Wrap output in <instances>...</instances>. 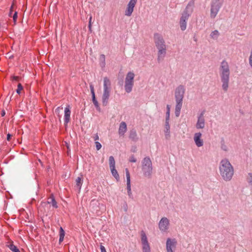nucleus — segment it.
Segmentation results:
<instances>
[{"label": "nucleus", "instance_id": "nucleus-1", "mask_svg": "<svg viewBox=\"0 0 252 252\" xmlns=\"http://www.w3.org/2000/svg\"><path fill=\"white\" fill-rule=\"evenodd\" d=\"M219 72L222 82V88L224 92H226L228 88L230 71L229 64L225 60L220 63Z\"/></svg>", "mask_w": 252, "mask_h": 252}, {"label": "nucleus", "instance_id": "nucleus-2", "mask_svg": "<svg viewBox=\"0 0 252 252\" xmlns=\"http://www.w3.org/2000/svg\"><path fill=\"white\" fill-rule=\"evenodd\" d=\"M219 171L223 180L229 181L232 179L234 175V168L228 159L224 158L220 161Z\"/></svg>", "mask_w": 252, "mask_h": 252}, {"label": "nucleus", "instance_id": "nucleus-3", "mask_svg": "<svg viewBox=\"0 0 252 252\" xmlns=\"http://www.w3.org/2000/svg\"><path fill=\"white\" fill-rule=\"evenodd\" d=\"M154 39L158 49L157 60L159 63L163 60L166 54V45L162 35L158 33L154 34Z\"/></svg>", "mask_w": 252, "mask_h": 252}, {"label": "nucleus", "instance_id": "nucleus-4", "mask_svg": "<svg viewBox=\"0 0 252 252\" xmlns=\"http://www.w3.org/2000/svg\"><path fill=\"white\" fill-rule=\"evenodd\" d=\"M194 7V0H190L181 14L179 21V25L181 31H184L187 29V22L193 11Z\"/></svg>", "mask_w": 252, "mask_h": 252}, {"label": "nucleus", "instance_id": "nucleus-5", "mask_svg": "<svg viewBox=\"0 0 252 252\" xmlns=\"http://www.w3.org/2000/svg\"><path fill=\"white\" fill-rule=\"evenodd\" d=\"M185 93V87L181 85L178 86L175 91V98L176 101L175 115L177 117H178L180 115Z\"/></svg>", "mask_w": 252, "mask_h": 252}, {"label": "nucleus", "instance_id": "nucleus-6", "mask_svg": "<svg viewBox=\"0 0 252 252\" xmlns=\"http://www.w3.org/2000/svg\"><path fill=\"white\" fill-rule=\"evenodd\" d=\"M111 91V82L107 77L103 78V90L102 95V103L103 106L108 104Z\"/></svg>", "mask_w": 252, "mask_h": 252}, {"label": "nucleus", "instance_id": "nucleus-7", "mask_svg": "<svg viewBox=\"0 0 252 252\" xmlns=\"http://www.w3.org/2000/svg\"><path fill=\"white\" fill-rule=\"evenodd\" d=\"M142 170L145 177L151 178L153 166L152 161L149 157L144 158L142 161Z\"/></svg>", "mask_w": 252, "mask_h": 252}, {"label": "nucleus", "instance_id": "nucleus-8", "mask_svg": "<svg viewBox=\"0 0 252 252\" xmlns=\"http://www.w3.org/2000/svg\"><path fill=\"white\" fill-rule=\"evenodd\" d=\"M224 0H212L210 3V18L214 19L223 5Z\"/></svg>", "mask_w": 252, "mask_h": 252}, {"label": "nucleus", "instance_id": "nucleus-9", "mask_svg": "<svg viewBox=\"0 0 252 252\" xmlns=\"http://www.w3.org/2000/svg\"><path fill=\"white\" fill-rule=\"evenodd\" d=\"M135 75L133 72H128L125 78V90L127 93H130L134 85V78Z\"/></svg>", "mask_w": 252, "mask_h": 252}, {"label": "nucleus", "instance_id": "nucleus-10", "mask_svg": "<svg viewBox=\"0 0 252 252\" xmlns=\"http://www.w3.org/2000/svg\"><path fill=\"white\" fill-rule=\"evenodd\" d=\"M140 234L143 252H151L150 245L145 232L142 230Z\"/></svg>", "mask_w": 252, "mask_h": 252}, {"label": "nucleus", "instance_id": "nucleus-11", "mask_svg": "<svg viewBox=\"0 0 252 252\" xmlns=\"http://www.w3.org/2000/svg\"><path fill=\"white\" fill-rule=\"evenodd\" d=\"M169 220L166 217L162 218L158 224L160 231L162 232H166L169 228Z\"/></svg>", "mask_w": 252, "mask_h": 252}, {"label": "nucleus", "instance_id": "nucleus-12", "mask_svg": "<svg viewBox=\"0 0 252 252\" xmlns=\"http://www.w3.org/2000/svg\"><path fill=\"white\" fill-rule=\"evenodd\" d=\"M205 111H202L197 116V121L195 125V127L197 129H203L205 127V121L204 117Z\"/></svg>", "mask_w": 252, "mask_h": 252}, {"label": "nucleus", "instance_id": "nucleus-13", "mask_svg": "<svg viewBox=\"0 0 252 252\" xmlns=\"http://www.w3.org/2000/svg\"><path fill=\"white\" fill-rule=\"evenodd\" d=\"M177 241L175 239L167 238L166 243L167 252H173V249L176 248Z\"/></svg>", "mask_w": 252, "mask_h": 252}, {"label": "nucleus", "instance_id": "nucleus-14", "mask_svg": "<svg viewBox=\"0 0 252 252\" xmlns=\"http://www.w3.org/2000/svg\"><path fill=\"white\" fill-rule=\"evenodd\" d=\"M137 1V0H130L125 11V15L127 16H130L131 15Z\"/></svg>", "mask_w": 252, "mask_h": 252}, {"label": "nucleus", "instance_id": "nucleus-15", "mask_svg": "<svg viewBox=\"0 0 252 252\" xmlns=\"http://www.w3.org/2000/svg\"><path fill=\"white\" fill-rule=\"evenodd\" d=\"M125 171L126 178V189L127 190V194L129 198H132L133 196L131 189L130 173L127 168H126Z\"/></svg>", "mask_w": 252, "mask_h": 252}, {"label": "nucleus", "instance_id": "nucleus-16", "mask_svg": "<svg viewBox=\"0 0 252 252\" xmlns=\"http://www.w3.org/2000/svg\"><path fill=\"white\" fill-rule=\"evenodd\" d=\"M202 134L200 132H196L194 134L193 139L195 145L198 147H200L203 145V140L201 139Z\"/></svg>", "mask_w": 252, "mask_h": 252}, {"label": "nucleus", "instance_id": "nucleus-17", "mask_svg": "<svg viewBox=\"0 0 252 252\" xmlns=\"http://www.w3.org/2000/svg\"><path fill=\"white\" fill-rule=\"evenodd\" d=\"M71 111L70 106L67 105L64 108V125H67L70 120Z\"/></svg>", "mask_w": 252, "mask_h": 252}, {"label": "nucleus", "instance_id": "nucleus-18", "mask_svg": "<svg viewBox=\"0 0 252 252\" xmlns=\"http://www.w3.org/2000/svg\"><path fill=\"white\" fill-rule=\"evenodd\" d=\"M90 88L91 92V94H92V96L93 102L94 105L95 106V108H96V109L98 111H100V108L99 106L98 102L95 98L94 86L92 84H91L90 85Z\"/></svg>", "mask_w": 252, "mask_h": 252}, {"label": "nucleus", "instance_id": "nucleus-19", "mask_svg": "<svg viewBox=\"0 0 252 252\" xmlns=\"http://www.w3.org/2000/svg\"><path fill=\"white\" fill-rule=\"evenodd\" d=\"M127 130V126L126 122H122L120 123L118 133L120 136H124L125 133L126 132Z\"/></svg>", "mask_w": 252, "mask_h": 252}, {"label": "nucleus", "instance_id": "nucleus-20", "mask_svg": "<svg viewBox=\"0 0 252 252\" xmlns=\"http://www.w3.org/2000/svg\"><path fill=\"white\" fill-rule=\"evenodd\" d=\"M47 203L49 204H51L54 208L57 209L58 207L57 202L53 194L50 195V197L48 199Z\"/></svg>", "mask_w": 252, "mask_h": 252}, {"label": "nucleus", "instance_id": "nucleus-21", "mask_svg": "<svg viewBox=\"0 0 252 252\" xmlns=\"http://www.w3.org/2000/svg\"><path fill=\"white\" fill-rule=\"evenodd\" d=\"M164 133L166 139H169L170 137L169 121H165Z\"/></svg>", "mask_w": 252, "mask_h": 252}, {"label": "nucleus", "instance_id": "nucleus-22", "mask_svg": "<svg viewBox=\"0 0 252 252\" xmlns=\"http://www.w3.org/2000/svg\"><path fill=\"white\" fill-rule=\"evenodd\" d=\"M83 184V179L82 177H78L76 179V185L75 186V188L80 191L81 187Z\"/></svg>", "mask_w": 252, "mask_h": 252}, {"label": "nucleus", "instance_id": "nucleus-23", "mask_svg": "<svg viewBox=\"0 0 252 252\" xmlns=\"http://www.w3.org/2000/svg\"><path fill=\"white\" fill-rule=\"evenodd\" d=\"M129 137L133 141H136L138 139L136 131L135 129H132L129 133Z\"/></svg>", "mask_w": 252, "mask_h": 252}, {"label": "nucleus", "instance_id": "nucleus-24", "mask_svg": "<svg viewBox=\"0 0 252 252\" xmlns=\"http://www.w3.org/2000/svg\"><path fill=\"white\" fill-rule=\"evenodd\" d=\"M59 235V243H60L63 241L65 235V232L62 227L60 228Z\"/></svg>", "mask_w": 252, "mask_h": 252}, {"label": "nucleus", "instance_id": "nucleus-25", "mask_svg": "<svg viewBox=\"0 0 252 252\" xmlns=\"http://www.w3.org/2000/svg\"><path fill=\"white\" fill-rule=\"evenodd\" d=\"M111 172L112 174V175L114 176V177L118 181L120 179V176L119 175L115 167L114 168H110Z\"/></svg>", "mask_w": 252, "mask_h": 252}, {"label": "nucleus", "instance_id": "nucleus-26", "mask_svg": "<svg viewBox=\"0 0 252 252\" xmlns=\"http://www.w3.org/2000/svg\"><path fill=\"white\" fill-rule=\"evenodd\" d=\"M100 65L102 68L105 66V56L104 54H101L99 58Z\"/></svg>", "mask_w": 252, "mask_h": 252}, {"label": "nucleus", "instance_id": "nucleus-27", "mask_svg": "<svg viewBox=\"0 0 252 252\" xmlns=\"http://www.w3.org/2000/svg\"><path fill=\"white\" fill-rule=\"evenodd\" d=\"M8 247L13 252H21L17 246L14 245L13 243L8 245Z\"/></svg>", "mask_w": 252, "mask_h": 252}, {"label": "nucleus", "instance_id": "nucleus-28", "mask_svg": "<svg viewBox=\"0 0 252 252\" xmlns=\"http://www.w3.org/2000/svg\"><path fill=\"white\" fill-rule=\"evenodd\" d=\"M109 162L110 168L115 167V161L113 156H110L109 158Z\"/></svg>", "mask_w": 252, "mask_h": 252}, {"label": "nucleus", "instance_id": "nucleus-29", "mask_svg": "<svg viewBox=\"0 0 252 252\" xmlns=\"http://www.w3.org/2000/svg\"><path fill=\"white\" fill-rule=\"evenodd\" d=\"M219 35H220V33H219V31L218 30H215L211 33L210 36L213 39H216L218 38Z\"/></svg>", "mask_w": 252, "mask_h": 252}, {"label": "nucleus", "instance_id": "nucleus-30", "mask_svg": "<svg viewBox=\"0 0 252 252\" xmlns=\"http://www.w3.org/2000/svg\"><path fill=\"white\" fill-rule=\"evenodd\" d=\"M170 107L169 105L166 106V118L165 121H169L170 119Z\"/></svg>", "mask_w": 252, "mask_h": 252}, {"label": "nucleus", "instance_id": "nucleus-31", "mask_svg": "<svg viewBox=\"0 0 252 252\" xmlns=\"http://www.w3.org/2000/svg\"><path fill=\"white\" fill-rule=\"evenodd\" d=\"M23 89V87L21 84L19 83L17 86V89L16 90V93L18 94H20L21 93V90H22Z\"/></svg>", "mask_w": 252, "mask_h": 252}, {"label": "nucleus", "instance_id": "nucleus-32", "mask_svg": "<svg viewBox=\"0 0 252 252\" xmlns=\"http://www.w3.org/2000/svg\"><path fill=\"white\" fill-rule=\"evenodd\" d=\"M95 147H96V149L97 151L99 150L102 146H101V144H100V143H99V142L98 141H95Z\"/></svg>", "mask_w": 252, "mask_h": 252}, {"label": "nucleus", "instance_id": "nucleus-33", "mask_svg": "<svg viewBox=\"0 0 252 252\" xmlns=\"http://www.w3.org/2000/svg\"><path fill=\"white\" fill-rule=\"evenodd\" d=\"M129 161L131 162H136V159L135 158L134 155H131L129 158Z\"/></svg>", "mask_w": 252, "mask_h": 252}, {"label": "nucleus", "instance_id": "nucleus-34", "mask_svg": "<svg viewBox=\"0 0 252 252\" xmlns=\"http://www.w3.org/2000/svg\"><path fill=\"white\" fill-rule=\"evenodd\" d=\"M17 12H15L13 16V20L14 22V23H15L16 22V20H17Z\"/></svg>", "mask_w": 252, "mask_h": 252}, {"label": "nucleus", "instance_id": "nucleus-35", "mask_svg": "<svg viewBox=\"0 0 252 252\" xmlns=\"http://www.w3.org/2000/svg\"><path fill=\"white\" fill-rule=\"evenodd\" d=\"M100 249L101 252H106L105 248L103 246L100 245Z\"/></svg>", "mask_w": 252, "mask_h": 252}, {"label": "nucleus", "instance_id": "nucleus-36", "mask_svg": "<svg viewBox=\"0 0 252 252\" xmlns=\"http://www.w3.org/2000/svg\"><path fill=\"white\" fill-rule=\"evenodd\" d=\"M19 77L16 76H13L12 78V81H18Z\"/></svg>", "mask_w": 252, "mask_h": 252}, {"label": "nucleus", "instance_id": "nucleus-37", "mask_svg": "<svg viewBox=\"0 0 252 252\" xmlns=\"http://www.w3.org/2000/svg\"><path fill=\"white\" fill-rule=\"evenodd\" d=\"M94 140L95 141H95H96L97 140H98L99 139V136H98V135L97 133H96V134L94 135Z\"/></svg>", "mask_w": 252, "mask_h": 252}, {"label": "nucleus", "instance_id": "nucleus-38", "mask_svg": "<svg viewBox=\"0 0 252 252\" xmlns=\"http://www.w3.org/2000/svg\"><path fill=\"white\" fill-rule=\"evenodd\" d=\"M11 137H12V135L10 133H8L7 134V140L8 141H10Z\"/></svg>", "mask_w": 252, "mask_h": 252}, {"label": "nucleus", "instance_id": "nucleus-39", "mask_svg": "<svg viewBox=\"0 0 252 252\" xmlns=\"http://www.w3.org/2000/svg\"><path fill=\"white\" fill-rule=\"evenodd\" d=\"M13 5L12 4L11 7H10V14H11L12 11H13Z\"/></svg>", "mask_w": 252, "mask_h": 252}, {"label": "nucleus", "instance_id": "nucleus-40", "mask_svg": "<svg viewBox=\"0 0 252 252\" xmlns=\"http://www.w3.org/2000/svg\"><path fill=\"white\" fill-rule=\"evenodd\" d=\"M5 114V111H1V116H4Z\"/></svg>", "mask_w": 252, "mask_h": 252}, {"label": "nucleus", "instance_id": "nucleus-41", "mask_svg": "<svg viewBox=\"0 0 252 252\" xmlns=\"http://www.w3.org/2000/svg\"><path fill=\"white\" fill-rule=\"evenodd\" d=\"M92 16H91V17H90V19H89V24H91V20H92Z\"/></svg>", "mask_w": 252, "mask_h": 252}, {"label": "nucleus", "instance_id": "nucleus-42", "mask_svg": "<svg viewBox=\"0 0 252 252\" xmlns=\"http://www.w3.org/2000/svg\"><path fill=\"white\" fill-rule=\"evenodd\" d=\"M92 24H89V30L91 31Z\"/></svg>", "mask_w": 252, "mask_h": 252}, {"label": "nucleus", "instance_id": "nucleus-43", "mask_svg": "<svg viewBox=\"0 0 252 252\" xmlns=\"http://www.w3.org/2000/svg\"><path fill=\"white\" fill-rule=\"evenodd\" d=\"M249 175H250L251 176H252V173H249Z\"/></svg>", "mask_w": 252, "mask_h": 252}, {"label": "nucleus", "instance_id": "nucleus-44", "mask_svg": "<svg viewBox=\"0 0 252 252\" xmlns=\"http://www.w3.org/2000/svg\"><path fill=\"white\" fill-rule=\"evenodd\" d=\"M250 183L252 185V180L251 181Z\"/></svg>", "mask_w": 252, "mask_h": 252}, {"label": "nucleus", "instance_id": "nucleus-45", "mask_svg": "<svg viewBox=\"0 0 252 252\" xmlns=\"http://www.w3.org/2000/svg\"><path fill=\"white\" fill-rule=\"evenodd\" d=\"M132 152H135L134 149H133Z\"/></svg>", "mask_w": 252, "mask_h": 252}, {"label": "nucleus", "instance_id": "nucleus-46", "mask_svg": "<svg viewBox=\"0 0 252 252\" xmlns=\"http://www.w3.org/2000/svg\"><path fill=\"white\" fill-rule=\"evenodd\" d=\"M132 152H135L134 149H133Z\"/></svg>", "mask_w": 252, "mask_h": 252}]
</instances>
